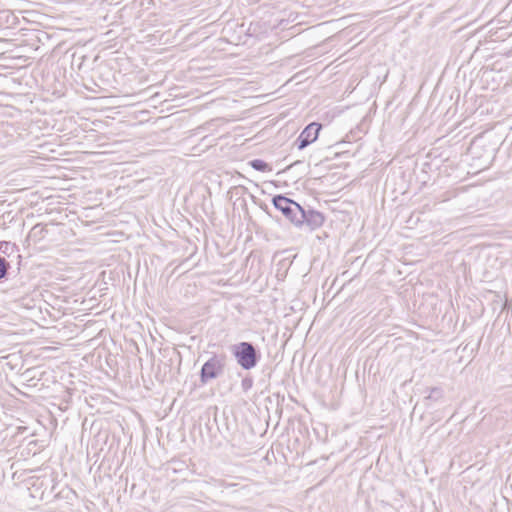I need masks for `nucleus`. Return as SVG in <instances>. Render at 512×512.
<instances>
[{
  "label": "nucleus",
  "instance_id": "6",
  "mask_svg": "<svg viewBox=\"0 0 512 512\" xmlns=\"http://www.w3.org/2000/svg\"><path fill=\"white\" fill-rule=\"evenodd\" d=\"M7 272V262L4 258L0 257V279L6 275Z\"/></svg>",
  "mask_w": 512,
  "mask_h": 512
},
{
  "label": "nucleus",
  "instance_id": "1",
  "mask_svg": "<svg viewBox=\"0 0 512 512\" xmlns=\"http://www.w3.org/2000/svg\"><path fill=\"white\" fill-rule=\"evenodd\" d=\"M274 206L294 224L303 223L305 214L301 206L284 196H277L273 199Z\"/></svg>",
  "mask_w": 512,
  "mask_h": 512
},
{
  "label": "nucleus",
  "instance_id": "4",
  "mask_svg": "<svg viewBox=\"0 0 512 512\" xmlns=\"http://www.w3.org/2000/svg\"><path fill=\"white\" fill-rule=\"evenodd\" d=\"M223 369L222 362L214 357L208 360L202 367L201 378L203 382L216 378Z\"/></svg>",
  "mask_w": 512,
  "mask_h": 512
},
{
  "label": "nucleus",
  "instance_id": "3",
  "mask_svg": "<svg viewBox=\"0 0 512 512\" xmlns=\"http://www.w3.org/2000/svg\"><path fill=\"white\" fill-rule=\"evenodd\" d=\"M320 129L321 125L315 122L306 126L298 138V148L301 150L313 143L318 138Z\"/></svg>",
  "mask_w": 512,
  "mask_h": 512
},
{
  "label": "nucleus",
  "instance_id": "5",
  "mask_svg": "<svg viewBox=\"0 0 512 512\" xmlns=\"http://www.w3.org/2000/svg\"><path fill=\"white\" fill-rule=\"evenodd\" d=\"M250 165L255 169V170H258V171H269L270 168H269V165L264 162L263 160H260V159H254L250 162Z\"/></svg>",
  "mask_w": 512,
  "mask_h": 512
},
{
  "label": "nucleus",
  "instance_id": "2",
  "mask_svg": "<svg viewBox=\"0 0 512 512\" xmlns=\"http://www.w3.org/2000/svg\"><path fill=\"white\" fill-rule=\"evenodd\" d=\"M238 363L244 369H251L256 365V352L254 347L247 342H242L238 345L235 352Z\"/></svg>",
  "mask_w": 512,
  "mask_h": 512
}]
</instances>
